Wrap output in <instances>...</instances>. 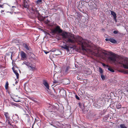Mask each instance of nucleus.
Wrapping results in <instances>:
<instances>
[{"label": "nucleus", "mask_w": 128, "mask_h": 128, "mask_svg": "<svg viewBox=\"0 0 128 128\" xmlns=\"http://www.w3.org/2000/svg\"><path fill=\"white\" fill-rule=\"evenodd\" d=\"M66 42L67 43L71 44H74L76 42L81 45L82 50H85L90 54L96 56L98 55L97 53H95L91 50H86V47H89L90 46L87 40L83 39L81 37L79 36L76 37L73 34L69 33L68 36L66 40Z\"/></svg>", "instance_id": "f257e3e1"}, {"label": "nucleus", "mask_w": 128, "mask_h": 128, "mask_svg": "<svg viewBox=\"0 0 128 128\" xmlns=\"http://www.w3.org/2000/svg\"><path fill=\"white\" fill-rule=\"evenodd\" d=\"M108 59L115 63L122 64L124 68L128 69V58H117L113 55L109 56Z\"/></svg>", "instance_id": "f03ea898"}, {"label": "nucleus", "mask_w": 128, "mask_h": 128, "mask_svg": "<svg viewBox=\"0 0 128 128\" xmlns=\"http://www.w3.org/2000/svg\"><path fill=\"white\" fill-rule=\"evenodd\" d=\"M62 30L60 28V27L59 26H56V28L52 30V32L54 34H58L62 32Z\"/></svg>", "instance_id": "7ed1b4c3"}, {"label": "nucleus", "mask_w": 128, "mask_h": 128, "mask_svg": "<svg viewBox=\"0 0 128 128\" xmlns=\"http://www.w3.org/2000/svg\"><path fill=\"white\" fill-rule=\"evenodd\" d=\"M61 33V35L62 36L63 39L66 41V40L69 34L65 32H62Z\"/></svg>", "instance_id": "20e7f679"}, {"label": "nucleus", "mask_w": 128, "mask_h": 128, "mask_svg": "<svg viewBox=\"0 0 128 128\" xmlns=\"http://www.w3.org/2000/svg\"><path fill=\"white\" fill-rule=\"evenodd\" d=\"M20 54L21 56V59L23 60H26V56L25 53L22 51H21Z\"/></svg>", "instance_id": "39448f33"}, {"label": "nucleus", "mask_w": 128, "mask_h": 128, "mask_svg": "<svg viewBox=\"0 0 128 128\" xmlns=\"http://www.w3.org/2000/svg\"><path fill=\"white\" fill-rule=\"evenodd\" d=\"M22 7L24 8H28V3L26 0H23L22 3Z\"/></svg>", "instance_id": "423d86ee"}, {"label": "nucleus", "mask_w": 128, "mask_h": 128, "mask_svg": "<svg viewBox=\"0 0 128 128\" xmlns=\"http://www.w3.org/2000/svg\"><path fill=\"white\" fill-rule=\"evenodd\" d=\"M43 84L44 85L47 89L49 90V87L48 84L46 80H43Z\"/></svg>", "instance_id": "0eeeda50"}, {"label": "nucleus", "mask_w": 128, "mask_h": 128, "mask_svg": "<svg viewBox=\"0 0 128 128\" xmlns=\"http://www.w3.org/2000/svg\"><path fill=\"white\" fill-rule=\"evenodd\" d=\"M69 46H68L66 45L61 46L62 48L68 51H69Z\"/></svg>", "instance_id": "6e6552de"}, {"label": "nucleus", "mask_w": 128, "mask_h": 128, "mask_svg": "<svg viewBox=\"0 0 128 128\" xmlns=\"http://www.w3.org/2000/svg\"><path fill=\"white\" fill-rule=\"evenodd\" d=\"M28 68L30 69V70H31L33 71L35 70V67L34 66H32L31 64Z\"/></svg>", "instance_id": "1a4fd4ad"}, {"label": "nucleus", "mask_w": 128, "mask_h": 128, "mask_svg": "<svg viewBox=\"0 0 128 128\" xmlns=\"http://www.w3.org/2000/svg\"><path fill=\"white\" fill-rule=\"evenodd\" d=\"M4 115L6 118V120H7L9 119L10 117L9 114L8 112H5Z\"/></svg>", "instance_id": "9d476101"}, {"label": "nucleus", "mask_w": 128, "mask_h": 128, "mask_svg": "<svg viewBox=\"0 0 128 128\" xmlns=\"http://www.w3.org/2000/svg\"><path fill=\"white\" fill-rule=\"evenodd\" d=\"M13 118H14V120H15L14 121H16L17 120H18L19 117L17 114H16L14 116Z\"/></svg>", "instance_id": "9b49d317"}, {"label": "nucleus", "mask_w": 128, "mask_h": 128, "mask_svg": "<svg viewBox=\"0 0 128 128\" xmlns=\"http://www.w3.org/2000/svg\"><path fill=\"white\" fill-rule=\"evenodd\" d=\"M111 14L114 17V18H116V14L113 11H111Z\"/></svg>", "instance_id": "f8f14e48"}, {"label": "nucleus", "mask_w": 128, "mask_h": 128, "mask_svg": "<svg viewBox=\"0 0 128 128\" xmlns=\"http://www.w3.org/2000/svg\"><path fill=\"white\" fill-rule=\"evenodd\" d=\"M23 63V64L26 65L28 68L29 67V66L31 64H30L29 62L26 61H24V62Z\"/></svg>", "instance_id": "ddd939ff"}, {"label": "nucleus", "mask_w": 128, "mask_h": 128, "mask_svg": "<svg viewBox=\"0 0 128 128\" xmlns=\"http://www.w3.org/2000/svg\"><path fill=\"white\" fill-rule=\"evenodd\" d=\"M23 45L24 47L27 50H29L30 49V47L27 44H24Z\"/></svg>", "instance_id": "4468645a"}, {"label": "nucleus", "mask_w": 128, "mask_h": 128, "mask_svg": "<svg viewBox=\"0 0 128 128\" xmlns=\"http://www.w3.org/2000/svg\"><path fill=\"white\" fill-rule=\"evenodd\" d=\"M42 3V0H38L36 1V4L39 5Z\"/></svg>", "instance_id": "2eb2a0df"}, {"label": "nucleus", "mask_w": 128, "mask_h": 128, "mask_svg": "<svg viewBox=\"0 0 128 128\" xmlns=\"http://www.w3.org/2000/svg\"><path fill=\"white\" fill-rule=\"evenodd\" d=\"M13 71L14 72V73H15V74H16V78H17L18 79L19 78V74H18L16 70H14Z\"/></svg>", "instance_id": "dca6fc26"}, {"label": "nucleus", "mask_w": 128, "mask_h": 128, "mask_svg": "<svg viewBox=\"0 0 128 128\" xmlns=\"http://www.w3.org/2000/svg\"><path fill=\"white\" fill-rule=\"evenodd\" d=\"M109 41L112 43H114L116 42V41L115 40L112 38L109 39Z\"/></svg>", "instance_id": "f3484780"}, {"label": "nucleus", "mask_w": 128, "mask_h": 128, "mask_svg": "<svg viewBox=\"0 0 128 128\" xmlns=\"http://www.w3.org/2000/svg\"><path fill=\"white\" fill-rule=\"evenodd\" d=\"M120 126L121 128H127L124 124H121L120 125Z\"/></svg>", "instance_id": "a211bd4d"}, {"label": "nucleus", "mask_w": 128, "mask_h": 128, "mask_svg": "<svg viewBox=\"0 0 128 128\" xmlns=\"http://www.w3.org/2000/svg\"><path fill=\"white\" fill-rule=\"evenodd\" d=\"M8 82H7L6 83V84L5 86V88L6 89H8Z\"/></svg>", "instance_id": "6ab92c4d"}, {"label": "nucleus", "mask_w": 128, "mask_h": 128, "mask_svg": "<svg viewBox=\"0 0 128 128\" xmlns=\"http://www.w3.org/2000/svg\"><path fill=\"white\" fill-rule=\"evenodd\" d=\"M6 122L7 124H8L11 125V124H10V121L9 119L6 120Z\"/></svg>", "instance_id": "aec40b11"}, {"label": "nucleus", "mask_w": 128, "mask_h": 128, "mask_svg": "<svg viewBox=\"0 0 128 128\" xmlns=\"http://www.w3.org/2000/svg\"><path fill=\"white\" fill-rule=\"evenodd\" d=\"M33 10L34 13H36V14H38V15L39 14L38 11V10Z\"/></svg>", "instance_id": "412c9836"}, {"label": "nucleus", "mask_w": 128, "mask_h": 128, "mask_svg": "<svg viewBox=\"0 0 128 128\" xmlns=\"http://www.w3.org/2000/svg\"><path fill=\"white\" fill-rule=\"evenodd\" d=\"M108 70L110 71H111L112 72H114V70H113L111 68L109 67L108 68Z\"/></svg>", "instance_id": "4be33fe9"}, {"label": "nucleus", "mask_w": 128, "mask_h": 128, "mask_svg": "<svg viewBox=\"0 0 128 128\" xmlns=\"http://www.w3.org/2000/svg\"><path fill=\"white\" fill-rule=\"evenodd\" d=\"M116 107L117 108H121V106L120 105V104H118L116 105Z\"/></svg>", "instance_id": "5701e85b"}, {"label": "nucleus", "mask_w": 128, "mask_h": 128, "mask_svg": "<svg viewBox=\"0 0 128 128\" xmlns=\"http://www.w3.org/2000/svg\"><path fill=\"white\" fill-rule=\"evenodd\" d=\"M99 70L100 72L101 73H102L103 72V71L102 69L100 68H99Z\"/></svg>", "instance_id": "b1692460"}, {"label": "nucleus", "mask_w": 128, "mask_h": 128, "mask_svg": "<svg viewBox=\"0 0 128 128\" xmlns=\"http://www.w3.org/2000/svg\"><path fill=\"white\" fill-rule=\"evenodd\" d=\"M118 32V31L116 30H115L114 31L113 33L114 34H117Z\"/></svg>", "instance_id": "393cba45"}, {"label": "nucleus", "mask_w": 128, "mask_h": 128, "mask_svg": "<svg viewBox=\"0 0 128 128\" xmlns=\"http://www.w3.org/2000/svg\"><path fill=\"white\" fill-rule=\"evenodd\" d=\"M101 78L102 80L104 79L105 78L104 76L102 75H101Z\"/></svg>", "instance_id": "a878e982"}, {"label": "nucleus", "mask_w": 128, "mask_h": 128, "mask_svg": "<svg viewBox=\"0 0 128 128\" xmlns=\"http://www.w3.org/2000/svg\"><path fill=\"white\" fill-rule=\"evenodd\" d=\"M44 52L46 54H47L49 52H46V50H44Z\"/></svg>", "instance_id": "bb28decb"}, {"label": "nucleus", "mask_w": 128, "mask_h": 128, "mask_svg": "<svg viewBox=\"0 0 128 128\" xmlns=\"http://www.w3.org/2000/svg\"><path fill=\"white\" fill-rule=\"evenodd\" d=\"M105 40L106 41H108L109 40V39H108V38H106V39H105Z\"/></svg>", "instance_id": "cd10ccee"}, {"label": "nucleus", "mask_w": 128, "mask_h": 128, "mask_svg": "<svg viewBox=\"0 0 128 128\" xmlns=\"http://www.w3.org/2000/svg\"><path fill=\"white\" fill-rule=\"evenodd\" d=\"M53 82H54V83H57V82L56 81V80H54V81Z\"/></svg>", "instance_id": "c85d7f7f"}, {"label": "nucleus", "mask_w": 128, "mask_h": 128, "mask_svg": "<svg viewBox=\"0 0 128 128\" xmlns=\"http://www.w3.org/2000/svg\"><path fill=\"white\" fill-rule=\"evenodd\" d=\"M114 19L115 21L116 22H117V20H116V18H114Z\"/></svg>", "instance_id": "c756f323"}, {"label": "nucleus", "mask_w": 128, "mask_h": 128, "mask_svg": "<svg viewBox=\"0 0 128 128\" xmlns=\"http://www.w3.org/2000/svg\"><path fill=\"white\" fill-rule=\"evenodd\" d=\"M102 65L104 66H106V64H104V63L102 64Z\"/></svg>", "instance_id": "7c9ffc66"}, {"label": "nucleus", "mask_w": 128, "mask_h": 128, "mask_svg": "<svg viewBox=\"0 0 128 128\" xmlns=\"http://www.w3.org/2000/svg\"><path fill=\"white\" fill-rule=\"evenodd\" d=\"M32 100L34 102H36V100H35L34 99H32Z\"/></svg>", "instance_id": "2f4dec72"}, {"label": "nucleus", "mask_w": 128, "mask_h": 128, "mask_svg": "<svg viewBox=\"0 0 128 128\" xmlns=\"http://www.w3.org/2000/svg\"><path fill=\"white\" fill-rule=\"evenodd\" d=\"M3 5H0V8H2Z\"/></svg>", "instance_id": "473e14b6"}, {"label": "nucleus", "mask_w": 128, "mask_h": 128, "mask_svg": "<svg viewBox=\"0 0 128 128\" xmlns=\"http://www.w3.org/2000/svg\"><path fill=\"white\" fill-rule=\"evenodd\" d=\"M18 81H16L15 82V84H17V83H18Z\"/></svg>", "instance_id": "72a5a7b5"}, {"label": "nucleus", "mask_w": 128, "mask_h": 128, "mask_svg": "<svg viewBox=\"0 0 128 128\" xmlns=\"http://www.w3.org/2000/svg\"><path fill=\"white\" fill-rule=\"evenodd\" d=\"M16 102H19L20 101H19V100H18V101H16Z\"/></svg>", "instance_id": "f704fd0d"}, {"label": "nucleus", "mask_w": 128, "mask_h": 128, "mask_svg": "<svg viewBox=\"0 0 128 128\" xmlns=\"http://www.w3.org/2000/svg\"><path fill=\"white\" fill-rule=\"evenodd\" d=\"M125 73L127 74V73H128V72L127 71V72H126Z\"/></svg>", "instance_id": "c9c22d12"}, {"label": "nucleus", "mask_w": 128, "mask_h": 128, "mask_svg": "<svg viewBox=\"0 0 128 128\" xmlns=\"http://www.w3.org/2000/svg\"><path fill=\"white\" fill-rule=\"evenodd\" d=\"M126 91L128 92V88L127 90H126Z\"/></svg>", "instance_id": "e433bc0d"}, {"label": "nucleus", "mask_w": 128, "mask_h": 128, "mask_svg": "<svg viewBox=\"0 0 128 128\" xmlns=\"http://www.w3.org/2000/svg\"><path fill=\"white\" fill-rule=\"evenodd\" d=\"M4 10H2L1 12H4Z\"/></svg>", "instance_id": "4c0bfd02"}, {"label": "nucleus", "mask_w": 128, "mask_h": 128, "mask_svg": "<svg viewBox=\"0 0 128 128\" xmlns=\"http://www.w3.org/2000/svg\"><path fill=\"white\" fill-rule=\"evenodd\" d=\"M78 99H79V98L78 97V98H77Z\"/></svg>", "instance_id": "58836bf2"}, {"label": "nucleus", "mask_w": 128, "mask_h": 128, "mask_svg": "<svg viewBox=\"0 0 128 128\" xmlns=\"http://www.w3.org/2000/svg\"><path fill=\"white\" fill-rule=\"evenodd\" d=\"M55 51V50H54H54H53V51H52V52H54V51Z\"/></svg>", "instance_id": "ea45409f"}, {"label": "nucleus", "mask_w": 128, "mask_h": 128, "mask_svg": "<svg viewBox=\"0 0 128 128\" xmlns=\"http://www.w3.org/2000/svg\"><path fill=\"white\" fill-rule=\"evenodd\" d=\"M106 66H107V67H108V65H106Z\"/></svg>", "instance_id": "a19ab883"}, {"label": "nucleus", "mask_w": 128, "mask_h": 128, "mask_svg": "<svg viewBox=\"0 0 128 128\" xmlns=\"http://www.w3.org/2000/svg\"><path fill=\"white\" fill-rule=\"evenodd\" d=\"M70 48H72V47H70Z\"/></svg>", "instance_id": "79ce46f5"}, {"label": "nucleus", "mask_w": 128, "mask_h": 128, "mask_svg": "<svg viewBox=\"0 0 128 128\" xmlns=\"http://www.w3.org/2000/svg\"><path fill=\"white\" fill-rule=\"evenodd\" d=\"M51 124V125H52V124Z\"/></svg>", "instance_id": "37998d69"}, {"label": "nucleus", "mask_w": 128, "mask_h": 128, "mask_svg": "<svg viewBox=\"0 0 128 128\" xmlns=\"http://www.w3.org/2000/svg\"><path fill=\"white\" fill-rule=\"evenodd\" d=\"M76 98L77 99L78 98Z\"/></svg>", "instance_id": "c03bdc74"}]
</instances>
